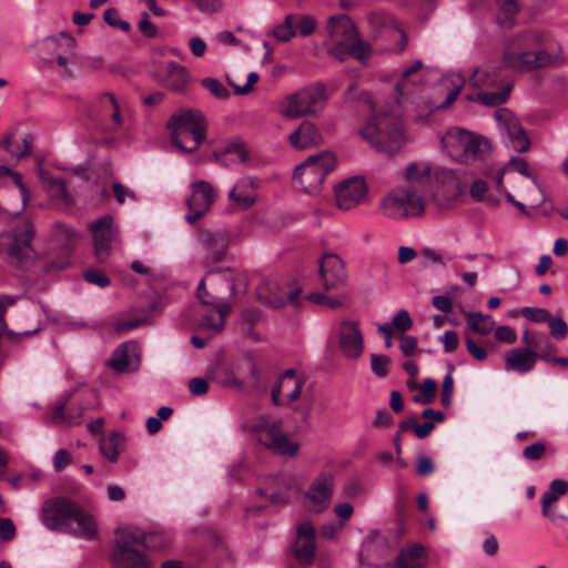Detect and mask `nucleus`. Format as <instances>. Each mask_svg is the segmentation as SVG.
<instances>
[{
  "label": "nucleus",
  "mask_w": 568,
  "mask_h": 568,
  "mask_svg": "<svg viewBox=\"0 0 568 568\" xmlns=\"http://www.w3.org/2000/svg\"><path fill=\"white\" fill-rule=\"evenodd\" d=\"M347 102L358 101L373 113L366 125L361 130V135L377 151L393 154L397 152L405 142L400 123L389 112H375L371 97L366 92L357 93L353 83L345 93Z\"/></svg>",
  "instance_id": "nucleus-1"
},
{
  "label": "nucleus",
  "mask_w": 568,
  "mask_h": 568,
  "mask_svg": "<svg viewBox=\"0 0 568 568\" xmlns=\"http://www.w3.org/2000/svg\"><path fill=\"white\" fill-rule=\"evenodd\" d=\"M42 520L51 530L68 532L87 540L94 539L98 535L94 518L78 504L64 497L43 504Z\"/></svg>",
  "instance_id": "nucleus-2"
},
{
  "label": "nucleus",
  "mask_w": 568,
  "mask_h": 568,
  "mask_svg": "<svg viewBox=\"0 0 568 568\" xmlns=\"http://www.w3.org/2000/svg\"><path fill=\"white\" fill-rule=\"evenodd\" d=\"M542 41V34L535 30L516 34L504 49L503 65L514 71L525 72L550 64V54L540 49Z\"/></svg>",
  "instance_id": "nucleus-3"
},
{
  "label": "nucleus",
  "mask_w": 568,
  "mask_h": 568,
  "mask_svg": "<svg viewBox=\"0 0 568 568\" xmlns=\"http://www.w3.org/2000/svg\"><path fill=\"white\" fill-rule=\"evenodd\" d=\"M327 31L332 41L329 54L339 61H344L348 55L359 61L368 57L371 47L359 39L356 27L348 17L329 18Z\"/></svg>",
  "instance_id": "nucleus-4"
},
{
  "label": "nucleus",
  "mask_w": 568,
  "mask_h": 568,
  "mask_svg": "<svg viewBox=\"0 0 568 568\" xmlns=\"http://www.w3.org/2000/svg\"><path fill=\"white\" fill-rule=\"evenodd\" d=\"M168 128L171 131L172 143L186 153L196 151L206 134V122L199 110L189 109L174 113Z\"/></svg>",
  "instance_id": "nucleus-5"
},
{
  "label": "nucleus",
  "mask_w": 568,
  "mask_h": 568,
  "mask_svg": "<svg viewBox=\"0 0 568 568\" xmlns=\"http://www.w3.org/2000/svg\"><path fill=\"white\" fill-rule=\"evenodd\" d=\"M143 530L123 528L116 531L112 562L115 568H149L150 559L142 547Z\"/></svg>",
  "instance_id": "nucleus-6"
},
{
  "label": "nucleus",
  "mask_w": 568,
  "mask_h": 568,
  "mask_svg": "<svg viewBox=\"0 0 568 568\" xmlns=\"http://www.w3.org/2000/svg\"><path fill=\"white\" fill-rule=\"evenodd\" d=\"M327 99L323 84L308 85L286 98L283 114L290 119L316 116L324 110Z\"/></svg>",
  "instance_id": "nucleus-7"
},
{
  "label": "nucleus",
  "mask_w": 568,
  "mask_h": 568,
  "mask_svg": "<svg viewBox=\"0 0 568 568\" xmlns=\"http://www.w3.org/2000/svg\"><path fill=\"white\" fill-rule=\"evenodd\" d=\"M335 165L336 159L331 152L311 155L295 169L294 179L306 193H317Z\"/></svg>",
  "instance_id": "nucleus-8"
},
{
  "label": "nucleus",
  "mask_w": 568,
  "mask_h": 568,
  "mask_svg": "<svg viewBox=\"0 0 568 568\" xmlns=\"http://www.w3.org/2000/svg\"><path fill=\"white\" fill-rule=\"evenodd\" d=\"M381 209L389 219L404 220L422 215L425 211V202L416 190L398 187L382 200Z\"/></svg>",
  "instance_id": "nucleus-9"
},
{
  "label": "nucleus",
  "mask_w": 568,
  "mask_h": 568,
  "mask_svg": "<svg viewBox=\"0 0 568 568\" xmlns=\"http://www.w3.org/2000/svg\"><path fill=\"white\" fill-rule=\"evenodd\" d=\"M253 434L256 440L265 448L282 456L293 457L300 450V444L290 439L282 432L280 422H268L264 417H260L252 425Z\"/></svg>",
  "instance_id": "nucleus-10"
},
{
  "label": "nucleus",
  "mask_w": 568,
  "mask_h": 568,
  "mask_svg": "<svg viewBox=\"0 0 568 568\" xmlns=\"http://www.w3.org/2000/svg\"><path fill=\"white\" fill-rule=\"evenodd\" d=\"M88 116L104 132L115 133L123 126L122 106L114 94L97 95L88 108Z\"/></svg>",
  "instance_id": "nucleus-11"
},
{
  "label": "nucleus",
  "mask_w": 568,
  "mask_h": 568,
  "mask_svg": "<svg viewBox=\"0 0 568 568\" xmlns=\"http://www.w3.org/2000/svg\"><path fill=\"white\" fill-rule=\"evenodd\" d=\"M196 297L200 303L202 327L213 333L222 332L231 311L230 303L211 295L205 287L204 278L199 282Z\"/></svg>",
  "instance_id": "nucleus-12"
},
{
  "label": "nucleus",
  "mask_w": 568,
  "mask_h": 568,
  "mask_svg": "<svg viewBox=\"0 0 568 568\" xmlns=\"http://www.w3.org/2000/svg\"><path fill=\"white\" fill-rule=\"evenodd\" d=\"M442 142L453 156L464 162L476 159L487 146L485 139L460 128L449 129Z\"/></svg>",
  "instance_id": "nucleus-13"
},
{
  "label": "nucleus",
  "mask_w": 568,
  "mask_h": 568,
  "mask_svg": "<svg viewBox=\"0 0 568 568\" xmlns=\"http://www.w3.org/2000/svg\"><path fill=\"white\" fill-rule=\"evenodd\" d=\"M495 119L498 123V130L504 144L515 152H526L530 146V141L515 114L506 108L495 111Z\"/></svg>",
  "instance_id": "nucleus-14"
},
{
  "label": "nucleus",
  "mask_w": 568,
  "mask_h": 568,
  "mask_svg": "<svg viewBox=\"0 0 568 568\" xmlns=\"http://www.w3.org/2000/svg\"><path fill=\"white\" fill-rule=\"evenodd\" d=\"M333 333L341 354L348 359H357L364 353V335L359 323L354 320L338 321Z\"/></svg>",
  "instance_id": "nucleus-15"
},
{
  "label": "nucleus",
  "mask_w": 568,
  "mask_h": 568,
  "mask_svg": "<svg viewBox=\"0 0 568 568\" xmlns=\"http://www.w3.org/2000/svg\"><path fill=\"white\" fill-rule=\"evenodd\" d=\"M33 240L34 226L31 221L26 222L23 225H18L13 230L8 246V255L11 263L18 267H23L32 261L34 255Z\"/></svg>",
  "instance_id": "nucleus-16"
},
{
  "label": "nucleus",
  "mask_w": 568,
  "mask_h": 568,
  "mask_svg": "<svg viewBox=\"0 0 568 568\" xmlns=\"http://www.w3.org/2000/svg\"><path fill=\"white\" fill-rule=\"evenodd\" d=\"M304 384L305 377L302 374H297L296 371L292 368L286 369L272 388L273 403L276 406L294 408V404L301 397Z\"/></svg>",
  "instance_id": "nucleus-17"
},
{
  "label": "nucleus",
  "mask_w": 568,
  "mask_h": 568,
  "mask_svg": "<svg viewBox=\"0 0 568 568\" xmlns=\"http://www.w3.org/2000/svg\"><path fill=\"white\" fill-rule=\"evenodd\" d=\"M192 194L186 200L190 213L185 216L191 224L205 215L216 197V191L213 185L206 181H195L191 184Z\"/></svg>",
  "instance_id": "nucleus-18"
},
{
  "label": "nucleus",
  "mask_w": 568,
  "mask_h": 568,
  "mask_svg": "<svg viewBox=\"0 0 568 568\" xmlns=\"http://www.w3.org/2000/svg\"><path fill=\"white\" fill-rule=\"evenodd\" d=\"M335 477L332 473L322 471L312 481L305 497L315 513H323L331 504Z\"/></svg>",
  "instance_id": "nucleus-19"
},
{
  "label": "nucleus",
  "mask_w": 568,
  "mask_h": 568,
  "mask_svg": "<svg viewBox=\"0 0 568 568\" xmlns=\"http://www.w3.org/2000/svg\"><path fill=\"white\" fill-rule=\"evenodd\" d=\"M465 172L463 170H452L446 168H436L434 180L437 184L434 196H443L445 200H456L464 190Z\"/></svg>",
  "instance_id": "nucleus-20"
},
{
  "label": "nucleus",
  "mask_w": 568,
  "mask_h": 568,
  "mask_svg": "<svg viewBox=\"0 0 568 568\" xmlns=\"http://www.w3.org/2000/svg\"><path fill=\"white\" fill-rule=\"evenodd\" d=\"M367 192L368 189L364 178H349L335 187L337 206L342 210H351L364 202Z\"/></svg>",
  "instance_id": "nucleus-21"
},
{
  "label": "nucleus",
  "mask_w": 568,
  "mask_h": 568,
  "mask_svg": "<svg viewBox=\"0 0 568 568\" xmlns=\"http://www.w3.org/2000/svg\"><path fill=\"white\" fill-rule=\"evenodd\" d=\"M320 277L326 290L345 285L347 275L342 258L334 253L324 254L320 260Z\"/></svg>",
  "instance_id": "nucleus-22"
},
{
  "label": "nucleus",
  "mask_w": 568,
  "mask_h": 568,
  "mask_svg": "<svg viewBox=\"0 0 568 568\" xmlns=\"http://www.w3.org/2000/svg\"><path fill=\"white\" fill-rule=\"evenodd\" d=\"M93 233L94 256L99 262H103L110 255L111 242L114 236L113 217L103 215L99 220L91 223Z\"/></svg>",
  "instance_id": "nucleus-23"
},
{
  "label": "nucleus",
  "mask_w": 568,
  "mask_h": 568,
  "mask_svg": "<svg viewBox=\"0 0 568 568\" xmlns=\"http://www.w3.org/2000/svg\"><path fill=\"white\" fill-rule=\"evenodd\" d=\"M229 236L224 231L206 232L202 235V250L204 266L210 268L221 262L226 255Z\"/></svg>",
  "instance_id": "nucleus-24"
},
{
  "label": "nucleus",
  "mask_w": 568,
  "mask_h": 568,
  "mask_svg": "<svg viewBox=\"0 0 568 568\" xmlns=\"http://www.w3.org/2000/svg\"><path fill=\"white\" fill-rule=\"evenodd\" d=\"M315 529L310 523H302L297 527V538L292 546V552L297 561L310 566L315 557Z\"/></svg>",
  "instance_id": "nucleus-25"
},
{
  "label": "nucleus",
  "mask_w": 568,
  "mask_h": 568,
  "mask_svg": "<svg viewBox=\"0 0 568 568\" xmlns=\"http://www.w3.org/2000/svg\"><path fill=\"white\" fill-rule=\"evenodd\" d=\"M547 359V355L538 354L529 347H517L505 353V371L527 374L531 372L537 359Z\"/></svg>",
  "instance_id": "nucleus-26"
},
{
  "label": "nucleus",
  "mask_w": 568,
  "mask_h": 568,
  "mask_svg": "<svg viewBox=\"0 0 568 568\" xmlns=\"http://www.w3.org/2000/svg\"><path fill=\"white\" fill-rule=\"evenodd\" d=\"M140 362L138 345L126 342L115 348L110 359V366L114 372L123 374L138 369Z\"/></svg>",
  "instance_id": "nucleus-27"
},
{
  "label": "nucleus",
  "mask_w": 568,
  "mask_h": 568,
  "mask_svg": "<svg viewBox=\"0 0 568 568\" xmlns=\"http://www.w3.org/2000/svg\"><path fill=\"white\" fill-rule=\"evenodd\" d=\"M256 294L261 301H264L272 307H281L286 303H297L301 290L295 288L290 292H285L277 285V283L266 281L261 286H258Z\"/></svg>",
  "instance_id": "nucleus-28"
},
{
  "label": "nucleus",
  "mask_w": 568,
  "mask_h": 568,
  "mask_svg": "<svg viewBox=\"0 0 568 568\" xmlns=\"http://www.w3.org/2000/svg\"><path fill=\"white\" fill-rule=\"evenodd\" d=\"M75 47L77 41L69 33L61 32L58 36L49 37L42 42V51L49 55L43 61L45 63H53L59 55L73 54Z\"/></svg>",
  "instance_id": "nucleus-29"
},
{
  "label": "nucleus",
  "mask_w": 568,
  "mask_h": 568,
  "mask_svg": "<svg viewBox=\"0 0 568 568\" xmlns=\"http://www.w3.org/2000/svg\"><path fill=\"white\" fill-rule=\"evenodd\" d=\"M97 399L95 393L91 392L89 394V398L82 402L77 410L68 408V412H65V403H59L54 406L51 418L55 423L78 425L82 422L83 413L85 410L94 409L97 407Z\"/></svg>",
  "instance_id": "nucleus-30"
},
{
  "label": "nucleus",
  "mask_w": 568,
  "mask_h": 568,
  "mask_svg": "<svg viewBox=\"0 0 568 568\" xmlns=\"http://www.w3.org/2000/svg\"><path fill=\"white\" fill-rule=\"evenodd\" d=\"M256 180L251 176H244L237 180L235 185L230 190L229 197L239 207L247 210L256 202Z\"/></svg>",
  "instance_id": "nucleus-31"
},
{
  "label": "nucleus",
  "mask_w": 568,
  "mask_h": 568,
  "mask_svg": "<svg viewBox=\"0 0 568 568\" xmlns=\"http://www.w3.org/2000/svg\"><path fill=\"white\" fill-rule=\"evenodd\" d=\"M288 141L293 148L303 150L321 144L323 138L314 123L305 121L288 136Z\"/></svg>",
  "instance_id": "nucleus-32"
},
{
  "label": "nucleus",
  "mask_w": 568,
  "mask_h": 568,
  "mask_svg": "<svg viewBox=\"0 0 568 568\" xmlns=\"http://www.w3.org/2000/svg\"><path fill=\"white\" fill-rule=\"evenodd\" d=\"M465 77L459 72H449L442 77L440 87L447 90L446 98L437 105H433L432 110L446 109L454 103L465 85Z\"/></svg>",
  "instance_id": "nucleus-33"
},
{
  "label": "nucleus",
  "mask_w": 568,
  "mask_h": 568,
  "mask_svg": "<svg viewBox=\"0 0 568 568\" xmlns=\"http://www.w3.org/2000/svg\"><path fill=\"white\" fill-rule=\"evenodd\" d=\"M161 82L165 88L172 91H183L189 82V73L186 68L178 64L174 61L168 62L164 68V74L161 78Z\"/></svg>",
  "instance_id": "nucleus-34"
},
{
  "label": "nucleus",
  "mask_w": 568,
  "mask_h": 568,
  "mask_svg": "<svg viewBox=\"0 0 568 568\" xmlns=\"http://www.w3.org/2000/svg\"><path fill=\"white\" fill-rule=\"evenodd\" d=\"M427 564L425 548L414 544L403 548L396 557V568H424Z\"/></svg>",
  "instance_id": "nucleus-35"
},
{
  "label": "nucleus",
  "mask_w": 568,
  "mask_h": 568,
  "mask_svg": "<svg viewBox=\"0 0 568 568\" xmlns=\"http://www.w3.org/2000/svg\"><path fill=\"white\" fill-rule=\"evenodd\" d=\"M432 164L426 161H414L407 164L404 171V178L412 185H425L434 179Z\"/></svg>",
  "instance_id": "nucleus-36"
},
{
  "label": "nucleus",
  "mask_w": 568,
  "mask_h": 568,
  "mask_svg": "<svg viewBox=\"0 0 568 568\" xmlns=\"http://www.w3.org/2000/svg\"><path fill=\"white\" fill-rule=\"evenodd\" d=\"M501 80V68L483 65L474 70L469 82L475 88L494 87Z\"/></svg>",
  "instance_id": "nucleus-37"
},
{
  "label": "nucleus",
  "mask_w": 568,
  "mask_h": 568,
  "mask_svg": "<svg viewBox=\"0 0 568 568\" xmlns=\"http://www.w3.org/2000/svg\"><path fill=\"white\" fill-rule=\"evenodd\" d=\"M2 179L8 180V187L12 189L11 192H14L16 190L18 191L20 200L22 201V209H26L30 199V193L22 183L20 174L11 171L6 165H0V180Z\"/></svg>",
  "instance_id": "nucleus-38"
},
{
  "label": "nucleus",
  "mask_w": 568,
  "mask_h": 568,
  "mask_svg": "<svg viewBox=\"0 0 568 568\" xmlns=\"http://www.w3.org/2000/svg\"><path fill=\"white\" fill-rule=\"evenodd\" d=\"M124 445V436L120 433H112L100 440V452L109 462L118 460Z\"/></svg>",
  "instance_id": "nucleus-39"
},
{
  "label": "nucleus",
  "mask_w": 568,
  "mask_h": 568,
  "mask_svg": "<svg viewBox=\"0 0 568 568\" xmlns=\"http://www.w3.org/2000/svg\"><path fill=\"white\" fill-rule=\"evenodd\" d=\"M568 491V483L564 479H554L549 488L541 496L542 515H549V507Z\"/></svg>",
  "instance_id": "nucleus-40"
},
{
  "label": "nucleus",
  "mask_w": 568,
  "mask_h": 568,
  "mask_svg": "<svg viewBox=\"0 0 568 568\" xmlns=\"http://www.w3.org/2000/svg\"><path fill=\"white\" fill-rule=\"evenodd\" d=\"M78 63V54L77 51H73V54L68 55H59L53 63H48L50 68H52L57 74L65 80H71L74 77L73 67Z\"/></svg>",
  "instance_id": "nucleus-41"
},
{
  "label": "nucleus",
  "mask_w": 568,
  "mask_h": 568,
  "mask_svg": "<svg viewBox=\"0 0 568 568\" xmlns=\"http://www.w3.org/2000/svg\"><path fill=\"white\" fill-rule=\"evenodd\" d=\"M466 318L469 328L477 332L480 335L489 334L495 326L494 318L488 314L470 312L466 315Z\"/></svg>",
  "instance_id": "nucleus-42"
},
{
  "label": "nucleus",
  "mask_w": 568,
  "mask_h": 568,
  "mask_svg": "<svg viewBox=\"0 0 568 568\" xmlns=\"http://www.w3.org/2000/svg\"><path fill=\"white\" fill-rule=\"evenodd\" d=\"M247 155L248 152L242 142H232L225 146L220 161L224 165L244 163L247 160Z\"/></svg>",
  "instance_id": "nucleus-43"
},
{
  "label": "nucleus",
  "mask_w": 568,
  "mask_h": 568,
  "mask_svg": "<svg viewBox=\"0 0 568 568\" xmlns=\"http://www.w3.org/2000/svg\"><path fill=\"white\" fill-rule=\"evenodd\" d=\"M499 13L497 21L501 27L509 28L513 24L515 16L519 11L517 0H497Z\"/></svg>",
  "instance_id": "nucleus-44"
},
{
  "label": "nucleus",
  "mask_w": 568,
  "mask_h": 568,
  "mask_svg": "<svg viewBox=\"0 0 568 568\" xmlns=\"http://www.w3.org/2000/svg\"><path fill=\"white\" fill-rule=\"evenodd\" d=\"M295 20V14H287L282 23L273 28L272 36L281 42L290 41L296 36L294 28Z\"/></svg>",
  "instance_id": "nucleus-45"
},
{
  "label": "nucleus",
  "mask_w": 568,
  "mask_h": 568,
  "mask_svg": "<svg viewBox=\"0 0 568 568\" xmlns=\"http://www.w3.org/2000/svg\"><path fill=\"white\" fill-rule=\"evenodd\" d=\"M420 256L424 260V265H438L445 267L448 262L454 260V255L446 251H437L430 247H425L420 251Z\"/></svg>",
  "instance_id": "nucleus-46"
},
{
  "label": "nucleus",
  "mask_w": 568,
  "mask_h": 568,
  "mask_svg": "<svg viewBox=\"0 0 568 568\" xmlns=\"http://www.w3.org/2000/svg\"><path fill=\"white\" fill-rule=\"evenodd\" d=\"M170 545V537L166 532L161 530H154L150 532L143 531V542L142 547H144L145 550L148 549H154L160 550L164 549Z\"/></svg>",
  "instance_id": "nucleus-47"
},
{
  "label": "nucleus",
  "mask_w": 568,
  "mask_h": 568,
  "mask_svg": "<svg viewBox=\"0 0 568 568\" xmlns=\"http://www.w3.org/2000/svg\"><path fill=\"white\" fill-rule=\"evenodd\" d=\"M419 394L413 396V402L417 404L428 405L434 400L437 384L433 378H426L417 385Z\"/></svg>",
  "instance_id": "nucleus-48"
},
{
  "label": "nucleus",
  "mask_w": 568,
  "mask_h": 568,
  "mask_svg": "<svg viewBox=\"0 0 568 568\" xmlns=\"http://www.w3.org/2000/svg\"><path fill=\"white\" fill-rule=\"evenodd\" d=\"M4 148L10 155V160L18 161L30 151L31 144L26 138L21 136L6 141Z\"/></svg>",
  "instance_id": "nucleus-49"
},
{
  "label": "nucleus",
  "mask_w": 568,
  "mask_h": 568,
  "mask_svg": "<svg viewBox=\"0 0 568 568\" xmlns=\"http://www.w3.org/2000/svg\"><path fill=\"white\" fill-rule=\"evenodd\" d=\"M510 90H511V84H506L498 92L478 93L476 100L481 102L485 105H490V106L499 105L507 101Z\"/></svg>",
  "instance_id": "nucleus-50"
},
{
  "label": "nucleus",
  "mask_w": 568,
  "mask_h": 568,
  "mask_svg": "<svg viewBox=\"0 0 568 568\" xmlns=\"http://www.w3.org/2000/svg\"><path fill=\"white\" fill-rule=\"evenodd\" d=\"M203 88H205L213 97L219 100H227L230 97V91L227 88L215 78H204L201 81Z\"/></svg>",
  "instance_id": "nucleus-51"
},
{
  "label": "nucleus",
  "mask_w": 568,
  "mask_h": 568,
  "mask_svg": "<svg viewBox=\"0 0 568 568\" xmlns=\"http://www.w3.org/2000/svg\"><path fill=\"white\" fill-rule=\"evenodd\" d=\"M422 68H423V62L420 60H416L410 67L403 70L400 80L397 82V84L395 87V90L397 93L396 103H399V98L405 94L406 83H407L408 79L410 78V75H413L414 73L419 71Z\"/></svg>",
  "instance_id": "nucleus-52"
},
{
  "label": "nucleus",
  "mask_w": 568,
  "mask_h": 568,
  "mask_svg": "<svg viewBox=\"0 0 568 568\" xmlns=\"http://www.w3.org/2000/svg\"><path fill=\"white\" fill-rule=\"evenodd\" d=\"M455 371V367L453 365H448L447 367V374L444 377L443 385H442V395H440V402L443 406L448 407L452 404V396L454 392V378L453 373Z\"/></svg>",
  "instance_id": "nucleus-53"
},
{
  "label": "nucleus",
  "mask_w": 568,
  "mask_h": 568,
  "mask_svg": "<svg viewBox=\"0 0 568 568\" xmlns=\"http://www.w3.org/2000/svg\"><path fill=\"white\" fill-rule=\"evenodd\" d=\"M296 20L294 23V28L296 31V36L307 37L315 31L316 21L311 16H295Z\"/></svg>",
  "instance_id": "nucleus-54"
},
{
  "label": "nucleus",
  "mask_w": 568,
  "mask_h": 568,
  "mask_svg": "<svg viewBox=\"0 0 568 568\" xmlns=\"http://www.w3.org/2000/svg\"><path fill=\"white\" fill-rule=\"evenodd\" d=\"M390 359L386 355L372 354L371 368L378 377H385L388 374Z\"/></svg>",
  "instance_id": "nucleus-55"
},
{
  "label": "nucleus",
  "mask_w": 568,
  "mask_h": 568,
  "mask_svg": "<svg viewBox=\"0 0 568 568\" xmlns=\"http://www.w3.org/2000/svg\"><path fill=\"white\" fill-rule=\"evenodd\" d=\"M549 333L556 339H564L568 335V325L561 317H551L547 320Z\"/></svg>",
  "instance_id": "nucleus-56"
},
{
  "label": "nucleus",
  "mask_w": 568,
  "mask_h": 568,
  "mask_svg": "<svg viewBox=\"0 0 568 568\" xmlns=\"http://www.w3.org/2000/svg\"><path fill=\"white\" fill-rule=\"evenodd\" d=\"M103 19L109 26L113 28H119L124 32H128L131 28L128 21H124L120 18L119 12L115 8H109L108 10H105Z\"/></svg>",
  "instance_id": "nucleus-57"
},
{
  "label": "nucleus",
  "mask_w": 568,
  "mask_h": 568,
  "mask_svg": "<svg viewBox=\"0 0 568 568\" xmlns=\"http://www.w3.org/2000/svg\"><path fill=\"white\" fill-rule=\"evenodd\" d=\"M506 166L507 171L509 168H513L519 174L530 179L532 183L538 186L537 178L530 172L527 162L523 158H511Z\"/></svg>",
  "instance_id": "nucleus-58"
},
{
  "label": "nucleus",
  "mask_w": 568,
  "mask_h": 568,
  "mask_svg": "<svg viewBox=\"0 0 568 568\" xmlns=\"http://www.w3.org/2000/svg\"><path fill=\"white\" fill-rule=\"evenodd\" d=\"M413 326V321L406 310L398 311L392 320L390 327L404 333Z\"/></svg>",
  "instance_id": "nucleus-59"
},
{
  "label": "nucleus",
  "mask_w": 568,
  "mask_h": 568,
  "mask_svg": "<svg viewBox=\"0 0 568 568\" xmlns=\"http://www.w3.org/2000/svg\"><path fill=\"white\" fill-rule=\"evenodd\" d=\"M521 314L526 320L536 323L547 322L550 316V313L546 308L529 306L523 307Z\"/></svg>",
  "instance_id": "nucleus-60"
},
{
  "label": "nucleus",
  "mask_w": 568,
  "mask_h": 568,
  "mask_svg": "<svg viewBox=\"0 0 568 568\" xmlns=\"http://www.w3.org/2000/svg\"><path fill=\"white\" fill-rule=\"evenodd\" d=\"M546 453V445L542 442H536L523 449V456L530 462L539 460Z\"/></svg>",
  "instance_id": "nucleus-61"
},
{
  "label": "nucleus",
  "mask_w": 568,
  "mask_h": 568,
  "mask_svg": "<svg viewBox=\"0 0 568 568\" xmlns=\"http://www.w3.org/2000/svg\"><path fill=\"white\" fill-rule=\"evenodd\" d=\"M83 277L88 283L94 284L99 287H106L110 285V278L101 271L90 268L83 273Z\"/></svg>",
  "instance_id": "nucleus-62"
},
{
  "label": "nucleus",
  "mask_w": 568,
  "mask_h": 568,
  "mask_svg": "<svg viewBox=\"0 0 568 568\" xmlns=\"http://www.w3.org/2000/svg\"><path fill=\"white\" fill-rule=\"evenodd\" d=\"M40 180L42 183L48 184L49 192L53 197L64 199L67 196V187L61 179H51L47 182L45 179L41 175Z\"/></svg>",
  "instance_id": "nucleus-63"
},
{
  "label": "nucleus",
  "mask_w": 568,
  "mask_h": 568,
  "mask_svg": "<svg viewBox=\"0 0 568 568\" xmlns=\"http://www.w3.org/2000/svg\"><path fill=\"white\" fill-rule=\"evenodd\" d=\"M487 191V182L483 179H475L469 187L470 196L477 202H483L486 199Z\"/></svg>",
  "instance_id": "nucleus-64"
}]
</instances>
